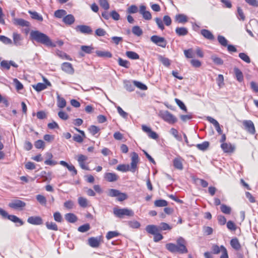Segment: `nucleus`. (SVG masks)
<instances>
[{"instance_id":"7","label":"nucleus","mask_w":258,"mask_h":258,"mask_svg":"<svg viewBox=\"0 0 258 258\" xmlns=\"http://www.w3.org/2000/svg\"><path fill=\"white\" fill-rule=\"evenodd\" d=\"M108 196L111 197H117L118 201H123L127 198L126 194L120 192L118 190L110 189L108 191Z\"/></svg>"},{"instance_id":"5","label":"nucleus","mask_w":258,"mask_h":258,"mask_svg":"<svg viewBox=\"0 0 258 258\" xmlns=\"http://www.w3.org/2000/svg\"><path fill=\"white\" fill-rule=\"evenodd\" d=\"M155 21L158 26V28L162 31L165 29L163 22L167 26H169L172 23L171 18L168 15L164 16L163 17V20L160 18L156 17L155 18Z\"/></svg>"},{"instance_id":"52","label":"nucleus","mask_w":258,"mask_h":258,"mask_svg":"<svg viewBox=\"0 0 258 258\" xmlns=\"http://www.w3.org/2000/svg\"><path fill=\"white\" fill-rule=\"evenodd\" d=\"M134 85L135 86H136L137 88H139L140 89L142 90H147V87L146 85L143 84L142 83L140 82H139V81H134L133 82Z\"/></svg>"},{"instance_id":"33","label":"nucleus","mask_w":258,"mask_h":258,"mask_svg":"<svg viewBox=\"0 0 258 258\" xmlns=\"http://www.w3.org/2000/svg\"><path fill=\"white\" fill-rule=\"evenodd\" d=\"M64 217L66 220L70 223H74L77 220V216L73 213L66 214Z\"/></svg>"},{"instance_id":"54","label":"nucleus","mask_w":258,"mask_h":258,"mask_svg":"<svg viewBox=\"0 0 258 258\" xmlns=\"http://www.w3.org/2000/svg\"><path fill=\"white\" fill-rule=\"evenodd\" d=\"M170 133L171 134H172L174 138L178 140L181 141V137L178 135V132L177 130H176L174 128H171L170 131Z\"/></svg>"},{"instance_id":"22","label":"nucleus","mask_w":258,"mask_h":258,"mask_svg":"<svg viewBox=\"0 0 258 258\" xmlns=\"http://www.w3.org/2000/svg\"><path fill=\"white\" fill-rule=\"evenodd\" d=\"M3 217L5 219H8L10 221L13 222L15 223H19L20 226L23 225L24 224V222L23 221L19 218L18 217L15 215H9L7 213V216H3Z\"/></svg>"},{"instance_id":"23","label":"nucleus","mask_w":258,"mask_h":258,"mask_svg":"<svg viewBox=\"0 0 258 258\" xmlns=\"http://www.w3.org/2000/svg\"><path fill=\"white\" fill-rule=\"evenodd\" d=\"M13 39L14 45L17 46L22 45L23 38L20 34L17 32H14L13 34Z\"/></svg>"},{"instance_id":"48","label":"nucleus","mask_w":258,"mask_h":258,"mask_svg":"<svg viewBox=\"0 0 258 258\" xmlns=\"http://www.w3.org/2000/svg\"><path fill=\"white\" fill-rule=\"evenodd\" d=\"M46 226L48 229L57 231L58 230L57 225L54 222H47L46 223Z\"/></svg>"},{"instance_id":"46","label":"nucleus","mask_w":258,"mask_h":258,"mask_svg":"<svg viewBox=\"0 0 258 258\" xmlns=\"http://www.w3.org/2000/svg\"><path fill=\"white\" fill-rule=\"evenodd\" d=\"M209 146V143L208 142L205 141L203 142L201 144H198L196 145L197 148L202 151L206 150Z\"/></svg>"},{"instance_id":"47","label":"nucleus","mask_w":258,"mask_h":258,"mask_svg":"<svg viewBox=\"0 0 258 258\" xmlns=\"http://www.w3.org/2000/svg\"><path fill=\"white\" fill-rule=\"evenodd\" d=\"M78 203L79 205L82 208H86L88 206L87 200L83 197H79L78 198Z\"/></svg>"},{"instance_id":"27","label":"nucleus","mask_w":258,"mask_h":258,"mask_svg":"<svg viewBox=\"0 0 258 258\" xmlns=\"http://www.w3.org/2000/svg\"><path fill=\"white\" fill-rule=\"evenodd\" d=\"M175 21L178 23L184 24L188 21V18L184 14H177L175 17Z\"/></svg>"},{"instance_id":"8","label":"nucleus","mask_w":258,"mask_h":258,"mask_svg":"<svg viewBox=\"0 0 258 258\" xmlns=\"http://www.w3.org/2000/svg\"><path fill=\"white\" fill-rule=\"evenodd\" d=\"M151 41L157 46L162 48H165L167 44L166 39L158 35H153L150 38Z\"/></svg>"},{"instance_id":"44","label":"nucleus","mask_w":258,"mask_h":258,"mask_svg":"<svg viewBox=\"0 0 258 258\" xmlns=\"http://www.w3.org/2000/svg\"><path fill=\"white\" fill-rule=\"evenodd\" d=\"M219 43L223 46L226 47L228 45V40L223 36L219 35L217 37Z\"/></svg>"},{"instance_id":"16","label":"nucleus","mask_w":258,"mask_h":258,"mask_svg":"<svg viewBox=\"0 0 258 258\" xmlns=\"http://www.w3.org/2000/svg\"><path fill=\"white\" fill-rule=\"evenodd\" d=\"M27 222L34 225H40L43 224V220L40 216H31L27 219Z\"/></svg>"},{"instance_id":"37","label":"nucleus","mask_w":258,"mask_h":258,"mask_svg":"<svg viewBox=\"0 0 258 258\" xmlns=\"http://www.w3.org/2000/svg\"><path fill=\"white\" fill-rule=\"evenodd\" d=\"M29 13L31 15V17L32 19L37 20L39 21H43L42 16L40 15L39 14H38L37 12L29 11Z\"/></svg>"},{"instance_id":"56","label":"nucleus","mask_w":258,"mask_h":258,"mask_svg":"<svg viewBox=\"0 0 258 258\" xmlns=\"http://www.w3.org/2000/svg\"><path fill=\"white\" fill-rule=\"evenodd\" d=\"M239 57L244 61L246 63L250 62V59L249 57L245 53H240L239 54Z\"/></svg>"},{"instance_id":"51","label":"nucleus","mask_w":258,"mask_h":258,"mask_svg":"<svg viewBox=\"0 0 258 258\" xmlns=\"http://www.w3.org/2000/svg\"><path fill=\"white\" fill-rule=\"evenodd\" d=\"M90 229V226L89 224H85L79 227L78 230L80 232H86Z\"/></svg>"},{"instance_id":"11","label":"nucleus","mask_w":258,"mask_h":258,"mask_svg":"<svg viewBox=\"0 0 258 258\" xmlns=\"http://www.w3.org/2000/svg\"><path fill=\"white\" fill-rule=\"evenodd\" d=\"M244 129L249 134L254 135L255 133L254 125L250 120H244L242 121Z\"/></svg>"},{"instance_id":"13","label":"nucleus","mask_w":258,"mask_h":258,"mask_svg":"<svg viewBox=\"0 0 258 258\" xmlns=\"http://www.w3.org/2000/svg\"><path fill=\"white\" fill-rule=\"evenodd\" d=\"M221 148L224 153H231L234 152L235 146L230 143H223L221 144Z\"/></svg>"},{"instance_id":"36","label":"nucleus","mask_w":258,"mask_h":258,"mask_svg":"<svg viewBox=\"0 0 258 258\" xmlns=\"http://www.w3.org/2000/svg\"><path fill=\"white\" fill-rule=\"evenodd\" d=\"M126 56L132 59H138L139 58V55L138 53L132 51H127L125 52Z\"/></svg>"},{"instance_id":"9","label":"nucleus","mask_w":258,"mask_h":258,"mask_svg":"<svg viewBox=\"0 0 258 258\" xmlns=\"http://www.w3.org/2000/svg\"><path fill=\"white\" fill-rule=\"evenodd\" d=\"M212 250L214 254H218L220 252H222V254L220 258H228L227 250L224 246L221 245V246H219L217 245H214L213 246Z\"/></svg>"},{"instance_id":"17","label":"nucleus","mask_w":258,"mask_h":258,"mask_svg":"<svg viewBox=\"0 0 258 258\" xmlns=\"http://www.w3.org/2000/svg\"><path fill=\"white\" fill-rule=\"evenodd\" d=\"M59 164L61 165L67 167L68 170L72 173L71 174L73 176L77 174V170L73 164H69L64 161H60L59 162Z\"/></svg>"},{"instance_id":"26","label":"nucleus","mask_w":258,"mask_h":258,"mask_svg":"<svg viewBox=\"0 0 258 258\" xmlns=\"http://www.w3.org/2000/svg\"><path fill=\"white\" fill-rule=\"evenodd\" d=\"M62 21L66 25H71L75 22V19L73 15L69 14L63 17Z\"/></svg>"},{"instance_id":"2","label":"nucleus","mask_w":258,"mask_h":258,"mask_svg":"<svg viewBox=\"0 0 258 258\" xmlns=\"http://www.w3.org/2000/svg\"><path fill=\"white\" fill-rule=\"evenodd\" d=\"M177 244L169 243L166 245V248L172 253H186L188 250L186 247V240L182 237H179L176 240Z\"/></svg>"},{"instance_id":"20","label":"nucleus","mask_w":258,"mask_h":258,"mask_svg":"<svg viewBox=\"0 0 258 258\" xmlns=\"http://www.w3.org/2000/svg\"><path fill=\"white\" fill-rule=\"evenodd\" d=\"M87 157L84 155H82V154H80V155H78V162L79 163V164L80 165V166L81 167V168L83 169H85V170H89V168L88 167V166L85 165V162L87 160Z\"/></svg>"},{"instance_id":"6","label":"nucleus","mask_w":258,"mask_h":258,"mask_svg":"<svg viewBox=\"0 0 258 258\" xmlns=\"http://www.w3.org/2000/svg\"><path fill=\"white\" fill-rule=\"evenodd\" d=\"M8 206L13 209L22 210L26 207V204L19 199H14L9 203Z\"/></svg>"},{"instance_id":"31","label":"nucleus","mask_w":258,"mask_h":258,"mask_svg":"<svg viewBox=\"0 0 258 258\" xmlns=\"http://www.w3.org/2000/svg\"><path fill=\"white\" fill-rule=\"evenodd\" d=\"M175 33L179 36H183L187 34L188 30L185 27H177L175 29Z\"/></svg>"},{"instance_id":"24","label":"nucleus","mask_w":258,"mask_h":258,"mask_svg":"<svg viewBox=\"0 0 258 258\" xmlns=\"http://www.w3.org/2000/svg\"><path fill=\"white\" fill-rule=\"evenodd\" d=\"M13 23L16 25H18L22 27H29L30 23L21 18H14Z\"/></svg>"},{"instance_id":"42","label":"nucleus","mask_w":258,"mask_h":258,"mask_svg":"<svg viewBox=\"0 0 258 258\" xmlns=\"http://www.w3.org/2000/svg\"><path fill=\"white\" fill-rule=\"evenodd\" d=\"M116 169L121 172H127L130 171V165L126 164H119L117 167Z\"/></svg>"},{"instance_id":"29","label":"nucleus","mask_w":258,"mask_h":258,"mask_svg":"<svg viewBox=\"0 0 258 258\" xmlns=\"http://www.w3.org/2000/svg\"><path fill=\"white\" fill-rule=\"evenodd\" d=\"M201 34L206 39L212 40L214 39V35L211 31L207 29H202Z\"/></svg>"},{"instance_id":"34","label":"nucleus","mask_w":258,"mask_h":258,"mask_svg":"<svg viewBox=\"0 0 258 258\" xmlns=\"http://www.w3.org/2000/svg\"><path fill=\"white\" fill-rule=\"evenodd\" d=\"M234 72L237 80L239 82H241L243 80V76L242 72L237 68L234 69Z\"/></svg>"},{"instance_id":"30","label":"nucleus","mask_w":258,"mask_h":258,"mask_svg":"<svg viewBox=\"0 0 258 258\" xmlns=\"http://www.w3.org/2000/svg\"><path fill=\"white\" fill-rule=\"evenodd\" d=\"M146 230L148 233L153 235H154L159 231V229L157 226L154 225H148L146 228Z\"/></svg>"},{"instance_id":"21","label":"nucleus","mask_w":258,"mask_h":258,"mask_svg":"<svg viewBox=\"0 0 258 258\" xmlns=\"http://www.w3.org/2000/svg\"><path fill=\"white\" fill-rule=\"evenodd\" d=\"M88 243L92 247H98L100 244V238L99 237H92L88 239Z\"/></svg>"},{"instance_id":"15","label":"nucleus","mask_w":258,"mask_h":258,"mask_svg":"<svg viewBox=\"0 0 258 258\" xmlns=\"http://www.w3.org/2000/svg\"><path fill=\"white\" fill-rule=\"evenodd\" d=\"M139 13L146 20H150L152 19L151 13L148 11H146V7L144 5H141L140 6Z\"/></svg>"},{"instance_id":"19","label":"nucleus","mask_w":258,"mask_h":258,"mask_svg":"<svg viewBox=\"0 0 258 258\" xmlns=\"http://www.w3.org/2000/svg\"><path fill=\"white\" fill-rule=\"evenodd\" d=\"M104 179L108 182H115L117 181L119 176L115 173L106 172L104 174Z\"/></svg>"},{"instance_id":"35","label":"nucleus","mask_w":258,"mask_h":258,"mask_svg":"<svg viewBox=\"0 0 258 258\" xmlns=\"http://www.w3.org/2000/svg\"><path fill=\"white\" fill-rule=\"evenodd\" d=\"M230 245L234 249L236 250H239L241 245L237 238H233L230 241Z\"/></svg>"},{"instance_id":"57","label":"nucleus","mask_w":258,"mask_h":258,"mask_svg":"<svg viewBox=\"0 0 258 258\" xmlns=\"http://www.w3.org/2000/svg\"><path fill=\"white\" fill-rule=\"evenodd\" d=\"M88 130L92 135H95L99 132L100 128L97 126L91 125L89 127Z\"/></svg>"},{"instance_id":"63","label":"nucleus","mask_w":258,"mask_h":258,"mask_svg":"<svg viewBox=\"0 0 258 258\" xmlns=\"http://www.w3.org/2000/svg\"><path fill=\"white\" fill-rule=\"evenodd\" d=\"M13 82L15 84L17 90H21L23 88V85L17 79H14Z\"/></svg>"},{"instance_id":"53","label":"nucleus","mask_w":258,"mask_h":258,"mask_svg":"<svg viewBox=\"0 0 258 258\" xmlns=\"http://www.w3.org/2000/svg\"><path fill=\"white\" fill-rule=\"evenodd\" d=\"M237 17L239 20H245V17L243 13V10L240 7L237 8Z\"/></svg>"},{"instance_id":"12","label":"nucleus","mask_w":258,"mask_h":258,"mask_svg":"<svg viewBox=\"0 0 258 258\" xmlns=\"http://www.w3.org/2000/svg\"><path fill=\"white\" fill-rule=\"evenodd\" d=\"M44 83H38L36 85H33V88L37 92H40L47 88V86H51L50 82L46 78H43Z\"/></svg>"},{"instance_id":"41","label":"nucleus","mask_w":258,"mask_h":258,"mask_svg":"<svg viewBox=\"0 0 258 258\" xmlns=\"http://www.w3.org/2000/svg\"><path fill=\"white\" fill-rule=\"evenodd\" d=\"M132 32L134 35L137 36H140L143 34V30L139 26H135L132 28Z\"/></svg>"},{"instance_id":"39","label":"nucleus","mask_w":258,"mask_h":258,"mask_svg":"<svg viewBox=\"0 0 258 258\" xmlns=\"http://www.w3.org/2000/svg\"><path fill=\"white\" fill-rule=\"evenodd\" d=\"M81 49L83 52L87 54H90L92 53L93 50L94 49V47H92V45H82L81 47Z\"/></svg>"},{"instance_id":"58","label":"nucleus","mask_w":258,"mask_h":258,"mask_svg":"<svg viewBox=\"0 0 258 258\" xmlns=\"http://www.w3.org/2000/svg\"><path fill=\"white\" fill-rule=\"evenodd\" d=\"M34 146L37 149H44L45 143L42 140H38L35 142Z\"/></svg>"},{"instance_id":"38","label":"nucleus","mask_w":258,"mask_h":258,"mask_svg":"<svg viewBox=\"0 0 258 258\" xmlns=\"http://www.w3.org/2000/svg\"><path fill=\"white\" fill-rule=\"evenodd\" d=\"M154 205L157 207H163L168 205V202L165 200H158L154 202Z\"/></svg>"},{"instance_id":"49","label":"nucleus","mask_w":258,"mask_h":258,"mask_svg":"<svg viewBox=\"0 0 258 258\" xmlns=\"http://www.w3.org/2000/svg\"><path fill=\"white\" fill-rule=\"evenodd\" d=\"M37 201L42 205H46V199L45 197L41 195H38L36 197Z\"/></svg>"},{"instance_id":"64","label":"nucleus","mask_w":258,"mask_h":258,"mask_svg":"<svg viewBox=\"0 0 258 258\" xmlns=\"http://www.w3.org/2000/svg\"><path fill=\"white\" fill-rule=\"evenodd\" d=\"M117 110L118 114L124 118H127L128 114L126 112L123 110V109L120 107H117Z\"/></svg>"},{"instance_id":"1","label":"nucleus","mask_w":258,"mask_h":258,"mask_svg":"<svg viewBox=\"0 0 258 258\" xmlns=\"http://www.w3.org/2000/svg\"><path fill=\"white\" fill-rule=\"evenodd\" d=\"M31 40L43 44L46 46L54 47L56 44L45 34L38 30H32L30 33Z\"/></svg>"},{"instance_id":"59","label":"nucleus","mask_w":258,"mask_h":258,"mask_svg":"<svg viewBox=\"0 0 258 258\" xmlns=\"http://www.w3.org/2000/svg\"><path fill=\"white\" fill-rule=\"evenodd\" d=\"M184 54L187 58H192L194 57V52L192 49H188L184 50Z\"/></svg>"},{"instance_id":"25","label":"nucleus","mask_w":258,"mask_h":258,"mask_svg":"<svg viewBox=\"0 0 258 258\" xmlns=\"http://www.w3.org/2000/svg\"><path fill=\"white\" fill-rule=\"evenodd\" d=\"M182 159L180 157H177L174 159L173 161V164L174 167L178 170H182L183 164H182Z\"/></svg>"},{"instance_id":"55","label":"nucleus","mask_w":258,"mask_h":258,"mask_svg":"<svg viewBox=\"0 0 258 258\" xmlns=\"http://www.w3.org/2000/svg\"><path fill=\"white\" fill-rule=\"evenodd\" d=\"M0 41L5 44H11L12 43V41L11 39L4 35H0Z\"/></svg>"},{"instance_id":"14","label":"nucleus","mask_w":258,"mask_h":258,"mask_svg":"<svg viewBox=\"0 0 258 258\" xmlns=\"http://www.w3.org/2000/svg\"><path fill=\"white\" fill-rule=\"evenodd\" d=\"M75 29L77 31H79L81 33L86 34H91L93 32L92 29L90 26L85 25H78Z\"/></svg>"},{"instance_id":"10","label":"nucleus","mask_w":258,"mask_h":258,"mask_svg":"<svg viewBox=\"0 0 258 258\" xmlns=\"http://www.w3.org/2000/svg\"><path fill=\"white\" fill-rule=\"evenodd\" d=\"M139 156L136 152H133L131 156V163L130 166V171L135 172L137 168V165L139 163Z\"/></svg>"},{"instance_id":"3","label":"nucleus","mask_w":258,"mask_h":258,"mask_svg":"<svg viewBox=\"0 0 258 258\" xmlns=\"http://www.w3.org/2000/svg\"><path fill=\"white\" fill-rule=\"evenodd\" d=\"M114 215L118 218H122L124 216L133 217L134 216V211L127 208L119 209L114 208L113 210Z\"/></svg>"},{"instance_id":"28","label":"nucleus","mask_w":258,"mask_h":258,"mask_svg":"<svg viewBox=\"0 0 258 258\" xmlns=\"http://www.w3.org/2000/svg\"><path fill=\"white\" fill-rule=\"evenodd\" d=\"M95 53L100 57L111 58L112 56V53L108 51L96 50Z\"/></svg>"},{"instance_id":"40","label":"nucleus","mask_w":258,"mask_h":258,"mask_svg":"<svg viewBox=\"0 0 258 258\" xmlns=\"http://www.w3.org/2000/svg\"><path fill=\"white\" fill-rule=\"evenodd\" d=\"M118 63L120 66L123 67L125 68H128L130 66V63L128 60H124L119 57L118 59Z\"/></svg>"},{"instance_id":"45","label":"nucleus","mask_w":258,"mask_h":258,"mask_svg":"<svg viewBox=\"0 0 258 258\" xmlns=\"http://www.w3.org/2000/svg\"><path fill=\"white\" fill-rule=\"evenodd\" d=\"M67 15V12L64 10H58L54 12V15L55 17L57 18H61Z\"/></svg>"},{"instance_id":"4","label":"nucleus","mask_w":258,"mask_h":258,"mask_svg":"<svg viewBox=\"0 0 258 258\" xmlns=\"http://www.w3.org/2000/svg\"><path fill=\"white\" fill-rule=\"evenodd\" d=\"M161 118L169 124H173L177 122V118L168 111L161 110L158 114Z\"/></svg>"},{"instance_id":"43","label":"nucleus","mask_w":258,"mask_h":258,"mask_svg":"<svg viewBox=\"0 0 258 258\" xmlns=\"http://www.w3.org/2000/svg\"><path fill=\"white\" fill-rule=\"evenodd\" d=\"M220 210L222 213L225 214H230L231 212V208L225 204L221 205Z\"/></svg>"},{"instance_id":"32","label":"nucleus","mask_w":258,"mask_h":258,"mask_svg":"<svg viewBox=\"0 0 258 258\" xmlns=\"http://www.w3.org/2000/svg\"><path fill=\"white\" fill-rule=\"evenodd\" d=\"M57 105L59 108H63L66 105V101L65 99L61 97L60 95L57 93Z\"/></svg>"},{"instance_id":"60","label":"nucleus","mask_w":258,"mask_h":258,"mask_svg":"<svg viewBox=\"0 0 258 258\" xmlns=\"http://www.w3.org/2000/svg\"><path fill=\"white\" fill-rule=\"evenodd\" d=\"M211 59L213 60V61L217 64L221 65L223 63V60L221 58L218 57L216 56H212Z\"/></svg>"},{"instance_id":"18","label":"nucleus","mask_w":258,"mask_h":258,"mask_svg":"<svg viewBox=\"0 0 258 258\" xmlns=\"http://www.w3.org/2000/svg\"><path fill=\"white\" fill-rule=\"evenodd\" d=\"M61 69L67 74L72 75L74 73V69L72 64L68 62H63L61 64Z\"/></svg>"},{"instance_id":"50","label":"nucleus","mask_w":258,"mask_h":258,"mask_svg":"<svg viewBox=\"0 0 258 258\" xmlns=\"http://www.w3.org/2000/svg\"><path fill=\"white\" fill-rule=\"evenodd\" d=\"M99 3L100 6L105 11L109 9V4L107 0H99Z\"/></svg>"},{"instance_id":"61","label":"nucleus","mask_w":258,"mask_h":258,"mask_svg":"<svg viewBox=\"0 0 258 258\" xmlns=\"http://www.w3.org/2000/svg\"><path fill=\"white\" fill-rule=\"evenodd\" d=\"M175 101L177 104V105L180 107V108L184 111H187V108L184 104L179 99L176 98Z\"/></svg>"},{"instance_id":"62","label":"nucleus","mask_w":258,"mask_h":258,"mask_svg":"<svg viewBox=\"0 0 258 258\" xmlns=\"http://www.w3.org/2000/svg\"><path fill=\"white\" fill-rule=\"evenodd\" d=\"M227 228L231 231H235L236 229V226L232 221H228L227 222Z\"/></svg>"}]
</instances>
